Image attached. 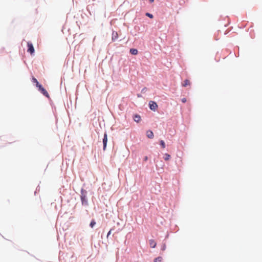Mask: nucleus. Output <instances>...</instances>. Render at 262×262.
Returning a JSON list of instances; mask_svg holds the SVG:
<instances>
[{
    "label": "nucleus",
    "mask_w": 262,
    "mask_h": 262,
    "mask_svg": "<svg viewBox=\"0 0 262 262\" xmlns=\"http://www.w3.org/2000/svg\"><path fill=\"white\" fill-rule=\"evenodd\" d=\"M111 232H112V230H110L109 231V232H108V233H107V237H108V236L111 234Z\"/></svg>",
    "instance_id": "obj_19"
},
{
    "label": "nucleus",
    "mask_w": 262,
    "mask_h": 262,
    "mask_svg": "<svg viewBox=\"0 0 262 262\" xmlns=\"http://www.w3.org/2000/svg\"><path fill=\"white\" fill-rule=\"evenodd\" d=\"M37 88H38V90L41 92V93L46 96L47 97H49V94L47 91L40 84Z\"/></svg>",
    "instance_id": "obj_3"
},
{
    "label": "nucleus",
    "mask_w": 262,
    "mask_h": 262,
    "mask_svg": "<svg viewBox=\"0 0 262 262\" xmlns=\"http://www.w3.org/2000/svg\"><path fill=\"white\" fill-rule=\"evenodd\" d=\"M32 81L34 82V83H36V86L37 87H38L39 85H40L39 82H38L37 80L35 78V77H33L32 78Z\"/></svg>",
    "instance_id": "obj_12"
},
{
    "label": "nucleus",
    "mask_w": 262,
    "mask_h": 262,
    "mask_svg": "<svg viewBox=\"0 0 262 262\" xmlns=\"http://www.w3.org/2000/svg\"><path fill=\"white\" fill-rule=\"evenodd\" d=\"M146 135L148 138L152 139L154 138V133L151 130H148L146 132Z\"/></svg>",
    "instance_id": "obj_7"
},
{
    "label": "nucleus",
    "mask_w": 262,
    "mask_h": 262,
    "mask_svg": "<svg viewBox=\"0 0 262 262\" xmlns=\"http://www.w3.org/2000/svg\"><path fill=\"white\" fill-rule=\"evenodd\" d=\"M147 160V157H145L144 158V160L146 161Z\"/></svg>",
    "instance_id": "obj_21"
},
{
    "label": "nucleus",
    "mask_w": 262,
    "mask_h": 262,
    "mask_svg": "<svg viewBox=\"0 0 262 262\" xmlns=\"http://www.w3.org/2000/svg\"><path fill=\"white\" fill-rule=\"evenodd\" d=\"M170 158V155L168 154H165L164 156V159L165 161H168Z\"/></svg>",
    "instance_id": "obj_11"
},
{
    "label": "nucleus",
    "mask_w": 262,
    "mask_h": 262,
    "mask_svg": "<svg viewBox=\"0 0 262 262\" xmlns=\"http://www.w3.org/2000/svg\"><path fill=\"white\" fill-rule=\"evenodd\" d=\"M162 260V257L161 256H159L155 258L154 262H161Z\"/></svg>",
    "instance_id": "obj_13"
},
{
    "label": "nucleus",
    "mask_w": 262,
    "mask_h": 262,
    "mask_svg": "<svg viewBox=\"0 0 262 262\" xmlns=\"http://www.w3.org/2000/svg\"><path fill=\"white\" fill-rule=\"evenodd\" d=\"M149 243L151 248H154L156 247L157 243L154 239H150Z\"/></svg>",
    "instance_id": "obj_6"
},
{
    "label": "nucleus",
    "mask_w": 262,
    "mask_h": 262,
    "mask_svg": "<svg viewBox=\"0 0 262 262\" xmlns=\"http://www.w3.org/2000/svg\"><path fill=\"white\" fill-rule=\"evenodd\" d=\"M149 108L151 110H152V111H155L157 107H158V105L157 104L154 102V101H150L149 103Z\"/></svg>",
    "instance_id": "obj_1"
},
{
    "label": "nucleus",
    "mask_w": 262,
    "mask_h": 262,
    "mask_svg": "<svg viewBox=\"0 0 262 262\" xmlns=\"http://www.w3.org/2000/svg\"><path fill=\"white\" fill-rule=\"evenodd\" d=\"M96 224V222L95 221L93 220L91 221L90 224V226L91 228H93L94 226Z\"/></svg>",
    "instance_id": "obj_14"
},
{
    "label": "nucleus",
    "mask_w": 262,
    "mask_h": 262,
    "mask_svg": "<svg viewBox=\"0 0 262 262\" xmlns=\"http://www.w3.org/2000/svg\"><path fill=\"white\" fill-rule=\"evenodd\" d=\"M27 46L28 47V52L30 53L31 54H33L34 53V49L32 43L31 42H28L27 43Z\"/></svg>",
    "instance_id": "obj_2"
},
{
    "label": "nucleus",
    "mask_w": 262,
    "mask_h": 262,
    "mask_svg": "<svg viewBox=\"0 0 262 262\" xmlns=\"http://www.w3.org/2000/svg\"><path fill=\"white\" fill-rule=\"evenodd\" d=\"M165 247H166V246L164 245L163 246V247L162 250H165Z\"/></svg>",
    "instance_id": "obj_20"
},
{
    "label": "nucleus",
    "mask_w": 262,
    "mask_h": 262,
    "mask_svg": "<svg viewBox=\"0 0 262 262\" xmlns=\"http://www.w3.org/2000/svg\"><path fill=\"white\" fill-rule=\"evenodd\" d=\"M160 143V145L162 146V147L163 148H164L165 147V142H164V141L161 140Z\"/></svg>",
    "instance_id": "obj_15"
},
{
    "label": "nucleus",
    "mask_w": 262,
    "mask_h": 262,
    "mask_svg": "<svg viewBox=\"0 0 262 262\" xmlns=\"http://www.w3.org/2000/svg\"><path fill=\"white\" fill-rule=\"evenodd\" d=\"M107 142V137L106 133H105L104 135V138L103 139V149L105 150L106 147Z\"/></svg>",
    "instance_id": "obj_4"
},
{
    "label": "nucleus",
    "mask_w": 262,
    "mask_h": 262,
    "mask_svg": "<svg viewBox=\"0 0 262 262\" xmlns=\"http://www.w3.org/2000/svg\"><path fill=\"white\" fill-rule=\"evenodd\" d=\"M134 121L137 122H138L140 121L141 120V118H140V116L139 115H136L135 116H134Z\"/></svg>",
    "instance_id": "obj_10"
},
{
    "label": "nucleus",
    "mask_w": 262,
    "mask_h": 262,
    "mask_svg": "<svg viewBox=\"0 0 262 262\" xmlns=\"http://www.w3.org/2000/svg\"><path fill=\"white\" fill-rule=\"evenodd\" d=\"M130 53L133 55H137L138 54V50L136 49H130Z\"/></svg>",
    "instance_id": "obj_9"
},
{
    "label": "nucleus",
    "mask_w": 262,
    "mask_h": 262,
    "mask_svg": "<svg viewBox=\"0 0 262 262\" xmlns=\"http://www.w3.org/2000/svg\"><path fill=\"white\" fill-rule=\"evenodd\" d=\"M190 85V82L189 80L188 79H186L184 81L183 83H182V86H184V87H186L188 85Z\"/></svg>",
    "instance_id": "obj_8"
},
{
    "label": "nucleus",
    "mask_w": 262,
    "mask_h": 262,
    "mask_svg": "<svg viewBox=\"0 0 262 262\" xmlns=\"http://www.w3.org/2000/svg\"><path fill=\"white\" fill-rule=\"evenodd\" d=\"M181 101L183 103H185L186 102L187 100H186V98H183L182 99Z\"/></svg>",
    "instance_id": "obj_18"
},
{
    "label": "nucleus",
    "mask_w": 262,
    "mask_h": 262,
    "mask_svg": "<svg viewBox=\"0 0 262 262\" xmlns=\"http://www.w3.org/2000/svg\"><path fill=\"white\" fill-rule=\"evenodd\" d=\"M118 38V33L116 31H113L112 33V39L113 41L116 40Z\"/></svg>",
    "instance_id": "obj_5"
},
{
    "label": "nucleus",
    "mask_w": 262,
    "mask_h": 262,
    "mask_svg": "<svg viewBox=\"0 0 262 262\" xmlns=\"http://www.w3.org/2000/svg\"><path fill=\"white\" fill-rule=\"evenodd\" d=\"M81 200H82V204H87V202L86 201H85V196H81Z\"/></svg>",
    "instance_id": "obj_16"
},
{
    "label": "nucleus",
    "mask_w": 262,
    "mask_h": 262,
    "mask_svg": "<svg viewBox=\"0 0 262 262\" xmlns=\"http://www.w3.org/2000/svg\"><path fill=\"white\" fill-rule=\"evenodd\" d=\"M146 16H148L149 17H150V18H153V15H152L151 14H150V13H147L146 14Z\"/></svg>",
    "instance_id": "obj_17"
},
{
    "label": "nucleus",
    "mask_w": 262,
    "mask_h": 262,
    "mask_svg": "<svg viewBox=\"0 0 262 262\" xmlns=\"http://www.w3.org/2000/svg\"><path fill=\"white\" fill-rule=\"evenodd\" d=\"M154 0H150V2H152Z\"/></svg>",
    "instance_id": "obj_22"
}]
</instances>
